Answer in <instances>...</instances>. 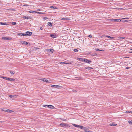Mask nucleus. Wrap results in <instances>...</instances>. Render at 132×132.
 I'll return each mask as SVG.
<instances>
[{
    "label": "nucleus",
    "mask_w": 132,
    "mask_h": 132,
    "mask_svg": "<svg viewBox=\"0 0 132 132\" xmlns=\"http://www.w3.org/2000/svg\"><path fill=\"white\" fill-rule=\"evenodd\" d=\"M60 126L62 127H67L68 126V125L67 123H62L60 124Z\"/></svg>",
    "instance_id": "nucleus-4"
},
{
    "label": "nucleus",
    "mask_w": 132,
    "mask_h": 132,
    "mask_svg": "<svg viewBox=\"0 0 132 132\" xmlns=\"http://www.w3.org/2000/svg\"><path fill=\"white\" fill-rule=\"evenodd\" d=\"M16 23L15 22H12V24L13 25H15L16 24Z\"/></svg>",
    "instance_id": "nucleus-35"
},
{
    "label": "nucleus",
    "mask_w": 132,
    "mask_h": 132,
    "mask_svg": "<svg viewBox=\"0 0 132 132\" xmlns=\"http://www.w3.org/2000/svg\"><path fill=\"white\" fill-rule=\"evenodd\" d=\"M6 112H9V113H11L14 112V111L13 110L7 109V111H6Z\"/></svg>",
    "instance_id": "nucleus-12"
},
{
    "label": "nucleus",
    "mask_w": 132,
    "mask_h": 132,
    "mask_svg": "<svg viewBox=\"0 0 132 132\" xmlns=\"http://www.w3.org/2000/svg\"><path fill=\"white\" fill-rule=\"evenodd\" d=\"M130 112H131L130 113H132V111H130Z\"/></svg>",
    "instance_id": "nucleus-54"
},
{
    "label": "nucleus",
    "mask_w": 132,
    "mask_h": 132,
    "mask_svg": "<svg viewBox=\"0 0 132 132\" xmlns=\"http://www.w3.org/2000/svg\"><path fill=\"white\" fill-rule=\"evenodd\" d=\"M114 9H118V10H119V9L125 10V9H122V8H118V7L114 8Z\"/></svg>",
    "instance_id": "nucleus-24"
},
{
    "label": "nucleus",
    "mask_w": 132,
    "mask_h": 132,
    "mask_svg": "<svg viewBox=\"0 0 132 132\" xmlns=\"http://www.w3.org/2000/svg\"><path fill=\"white\" fill-rule=\"evenodd\" d=\"M43 19L44 20H46L48 19V18L47 17H44L43 18Z\"/></svg>",
    "instance_id": "nucleus-42"
},
{
    "label": "nucleus",
    "mask_w": 132,
    "mask_h": 132,
    "mask_svg": "<svg viewBox=\"0 0 132 132\" xmlns=\"http://www.w3.org/2000/svg\"><path fill=\"white\" fill-rule=\"evenodd\" d=\"M42 80L43 81L45 82H48V80L46 79L45 78L43 79Z\"/></svg>",
    "instance_id": "nucleus-21"
},
{
    "label": "nucleus",
    "mask_w": 132,
    "mask_h": 132,
    "mask_svg": "<svg viewBox=\"0 0 132 132\" xmlns=\"http://www.w3.org/2000/svg\"><path fill=\"white\" fill-rule=\"evenodd\" d=\"M119 38L120 39H123L125 38V37H120Z\"/></svg>",
    "instance_id": "nucleus-32"
},
{
    "label": "nucleus",
    "mask_w": 132,
    "mask_h": 132,
    "mask_svg": "<svg viewBox=\"0 0 132 132\" xmlns=\"http://www.w3.org/2000/svg\"><path fill=\"white\" fill-rule=\"evenodd\" d=\"M40 30H43V28L42 27H41L40 28Z\"/></svg>",
    "instance_id": "nucleus-46"
},
{
    "label": "nucleus",
    "mask_w": 132,
    "mask_h": 132,
    "mask_svg": "<svg viewBox=\"0 0 132 132\" xmlns=\"http://www.w3.org/2000/svg\"><path fill=\"white\" fill-rule=\"evenodd\" d=\"M126 69H129V67H127L126 68Z\"/></svg>",
    "instance_id": "nucleus-45"
},
{
    "label": "nucleus",
    "mask_w": 132,
    "mask_h": 132,
    "mask_svg": "<svg viewBox=\"0 0 132 132\" xmlns=\"http://www.w3.org/2000/svg\"><path fill=\"white\" fill-rule=\"evenodd\" d=\"M88 37L90 38H92V36L91 35H89L88 36Z\"/></svg>",
    "instance_id": "nucleus-44"
},
{
    "label": "nucleus",
    "mask_w": 132,
    "mask_h": 132,
    "mask_svg": "<svg viewBox=\"0 0 132 132\" xmlns=\"http://www.w3.org/2000/svg\"><path fill=\"white\" fill-rule=\"evenodd\" d=\"M100 51H104V50H100Z\"/></svg>",
    "instance_id": "nucleus-51"
},
{
    "label": "nucleus",
    "mask_w": 132,
    "mask_h": 132,
    "mask_svg": "<svg viewBox=\"0 0 132 132\" xmlns=\"http://www.w3.org/2000/svg\"><path fill=\"white\" fill-rule=\"evenodd\" d=\"M131 50H132V49H131Z\"/></svg>",
    "instance_id": "nucleus-57"
},
{
    "label": "nucleus",
    "mask_w": 132,
    "mask_h": 132,
    "mask_svg": "<svg viewBox=\"0 0 132 132\" xmlns=\"http://www.w3.org/2000/svg\"><path fill=\"white\" fill-rule=\"evenodd\" d=\"M106 37L108 38H111V39H113L114 38V37H110V36H109L104 35V36H102V37H104V38H106Z\"/></svg>",
    "instance_id": "nucleus-7"
},
{
    "label": "nucleus",
    "mask_w": 132,
    "mask_h": 132,
    "mask_svg": "<svg viewBox=\"0 0 132 132\" xmlns=\"http://www.w3.org/2000/svg\"><path fill=\"white\" fill-rule=\"evenodd\" d=\"M34 11H30L28 12L29 13H34Z\"/></svg>",
    "instance_id": "nucleus-34"
},
{
    "label": "nucleus",
    "mask_w": 132,
    "mask_h": 132,
    "mask_svg": "<svg viewBox=\"0 0 132 132\" xmlns=\"http://www.w3.org/2000/svg\"><path fill=\"white\" fill-rule=\"evenodd\" d=\"M0 24L1 25H8V24L5 23L0 22Z\"/></svg>",
    "instance_id": "nucleus-17"
},
{
    "label": "nucleus",
    "mask_w": 132,
    "mask_h": 132,
    "mask_svg": "<svg viewBox=\"0 0 132 132\" xmlns=\"http://www.w3.org/2000/svg\"><path fill=\"white\" fill-rule=\"evenodd\" d=\"M70 20V19H69L68 18H62L61 19V20Z\"/></svg>",
    "instance_id": "nucleus-19"
},
{
    "label": "nucleus",
    "mask_w": 132,
    "mask_h": 132,
    "mask_svg": "<svg viewBox=\"0 0 132 132\" xmlns=\"http://www.w3.org/2000/svg\"><path fill=\"white\" fill-rule=\"evenodd\" d=\"M130 111H127L125 112V113H130Z\"/></svg>",
    "instance_id": "nucleus-38"
},
{
    "label": "nucleus",
    "mask_w": 132,
    "mask_h": 132,
    "mask_svg": "<svg viewBox=\"0 0 132 132\" xmlns=\"http://www.w3.org/2000/svg\"><path fill=\"white\" fill-rule=\"evenodd\" d=\"M2 39L4 40H11L12 39V38L11 37H3Z\"/></svg>",
    "instance_id": "nucleus-5"
},
{
    "label": "nucleus",
    "mask_w": 132,
    "mask_h": 132,
    "mask_svg": "<svg viewBox=\"0 0 132 132\" xmlns=\"http://www.w3.org/2000/svg\"><path fill=\"white\" fill-rule=\"evenodd\" d=\"M130 53H132V52H130Z\"/></svg>",
    "instance_id": "nucleus-55"
},
{
    "label": "nucleus",
    "mask_w": 132,
    "mask_h": 132,
    "mask_svg": "<svg viewBox=\"0 0 132 132\" xmlns=\"http://www.w3.org/2000/svg\"><path fill=\"white\" fill-rule=\"evenodd\" d=\"M96 51H100V50H99V49H98V48H97V49H96Z\"/></svg>",
    "instance_id": "nucleus-49"
},
{
    "label": "nucleus",
    "mask_w": 132,
    "mask_h": 132,
    "mask_svg": "<svg viewBox=\"0 0 132 132\" xmlns=\"http://www.w3.org/2000/svg\"><path fill=\"white\" fill-rule=\"evenodd\" d=\"M48 50H50V51L52 53H53L54 51V50L52 49H50Z\"/></svg>",
    "instance_id": "nucleus-31"
},
{
    "label": "nucleus",
    "mask_w": 132,
    "mask_h": 132,
    "mask_svg": "<svg viewBox=\"0 0 132 132\" xmlns=\"http://www.w3.org/2000/svg\"><path fill=\"white\" fill-rule=\"evenodd\" d=\"M79 128L80 129H85L87 128L86 127H83L82 126L79 125Z\"/></svg>",
    "instance_id": "nucleus-14"
},
{
    "label": "nucleus",
    "mask_w": 132,
    "mask_h": 132,
    "mask_svg": "<svg viewBox=\"0 0 132 132\" xmlns=\"http://www.w3.org/2000/svg\"><path fill=\"white\" fill-rule=\"evenodd\" d=\"M124 21V22H128L126 20H125V21Z\"/></svg>",
    "instance_id": "nucleus-52"
},
{
    "label": "nucleus",
    "mask_w": 132,
    "mask_h": 132,
    "mask_svg": "<svg viewBox=\"0 0 132 132\" xmlns=\"http://www.w3.org/2000/svg\"><path fill=\"white\" fill-rule=\"evenodd\" d=\"M128 57H125V58H128Z\"/></svg>",
    "instance_id": "nucleus-56"
},
{
    "label": "nucleus",
    "mask_w": 132,
    "mask_h": 132,
    "mask_svg": "<svg viewBox=\"0 0 132 132\" xmlns=\"http://www.w3.org/2000/svg\"><path fill=\"white\" fill-rule=\"evenodd\" d=\"M7 80L11 81H14L15 80V79L11 78H8Z\"/></svg>",
    "instance_id": "nucleus-13"
},
{
    "label": "nucleus",
    "mask_w": 132,
    "mask_h": 132,
    "mask_svg": "<svg viewBox=\"0 0 132 132\" xmlns=\"http://www.w3.org/2000/svg\"><path fill=\"white\" fill-rule=\"evenodd\" d=\"M50 36L51 37L54 38H55L56 37V36L55 35L52 34L50 35Z\"/></svg>",
    "instance_id": "nucleus-27"
},
{
    "label": "nucleus",
    "mask_w": 132,
    "mask_h": 132,
    "mask_svg": "<svg viewBox=\"0 0 132 132\" xmlns=\"http://www.w3.org/2000/svg\"><path fill=\"white\" fill-rule=\"evenodd\" d=\"M77 59L80 61L82 62H84V58H78Z\"/></svg>",
    "instance_id": "nucleus-10"
},
{
    "label": "nucleus",
    "mask_w": 132,
    "mask_h": 132,
    "mask_svg": "<svg viewBox=\"0 0 132 132\" xmlns=\"http://www.w3.org/2000/svg\"><path fill=\"white\" fill-rule=\"evenodd\" d=\"M37 11H40V10L39 9H37Z\"/></svg>",
    "instance_id": "nucleus-50"
},
{
    "label": "nucleus",
    "mask_w": 132,
    "mask_h": 132,
    "mask_svg": "<svg viewBox=\"0 0 132 132\" xmlns=\"http://www.w3.org/2000/svg\"><path fill=\"white\" fill-rule=\"evenodd\" d=\"M73 51L74 52H77L78 51V50L77 49H74L73 50Z\"/></svg>",
    "instance_id": "nucleus-40"
},
{
    "label": "nucleus",
    "mask_w": 132,
    "mask_h": 132,
    "mask_svg": "<svg viewBox=\"0 0 132 132\" xmlns=\"http://www.w3.org/2000/svg\"><path fill=\"white\" fill-rule=\"evenodd\" d=\"M72 125L75 127H79V125H77L75 124L72 123Z\"/></svg>",
    "instance_id": "nucleus-29"
},
{
    "label": "nucleus",
    "mask_w": 132,
    "mask_h": 132,
    "mask_svg": "<svg viewBox=\"0 0 132 132\" xmlns=\"http://www.w3.org/2000/svg\"><path fill=\"white\" fill-rule=\"evenodd\" d=\"M84 62L88 63H90L92 62L91 60H89L88 59L84 58Z\"/></svg>",
    "instance_id": "nucleus-6"
},
{
    "label": "nucleus",
    "mask_w": 132,
    "mask_h": 132,
    "mask_svg": "<svg viewBox=\"0 0 132 132\" xmlns=\"http://www.w3.org/2000/svg\"><path fill=\"white\" fill-rule=\"evenodd\" d=\"M48 25L50 27H51L52 26V24L50 22H48Z\"/></svg>",
    "instance_id": "nucleus-23"
},
{
    "label": "nucleus",
    "mask_w": 132,
    "mask_h": 132,
    "mask_svg": "<svg viewBox=\"0 0 132 132\" xmlns=\"http://www.w3.org/2000/svg\"><path fill=\"white\" fill-rule=\"evenodd\" d=\"M97 55V54L96 53L92 54H91V55L92 56H95V55Z\"/></svg>",
    "instance_id": "nucleus-33"
},
{
    "label": "nucleus",
    "mask_w": 132,
    "mask_h": 132,
    "mask_svg": "<svg viewBox=\"0 0 132 132\" xmlns=\"http://www.w3.org/2000/svg\"><path fill=\"white\" fill-rule=\"evenodd\" d=\"M113 22H123L124 21L121 19H110Z\"/></svg>",
    "instance_id": "nucleus-1"
},
{
    "label": "nucleus",
    "mask_w": 132,
    "mask_h": 132,
    "mask_svg": "<svg viewBox=\"0 0 132 132\" xmlns=\"http://www.w3.org/2000/svg\"><path fill=\"white\" fill-rule=\"evenodd\" d=\"M51 86L52 87H54L58 89H61L62 88V86L57 85H52Z\"/></svg>",
    "instance_id": "nucleus-2"
},
{
    "label": "nucleus",
    "mask_w": 132,
    "mask_h": 132,
    "mask_svg": "<svg viewBox=\"0 0 132 132\" xmlns=\"http://www.w3.org/2000/svg\"><path fill=\"white\" fill-rule=\"evenodd\" d=\"M72 125L75 127H79V125H77L75 124L72 123Z\"/></svg>",
    "instance_id": "nucleus-30"
},
{
    "label": "nucleus",
    "mask_w": 132,
    "mask_h": 132,
    "mask_svg": "<svg viewBox=\"0 0 132 132\" xmlns=\"http://www.w3.org/2000/svg\"><path fill=\"white\" fill-rule=\"evenodd\" d=\"M50 8H51V9H52V8H54V9H57V8L56 7H55V6H54V7L53 6H51L50 7Z\"/></svg>",
    "instance_id": "nucleus-26"
},
{
    "label": "nucleus",
    "mask_w": 132,
    "mask_h": 132,
    "mask_svg": "<svg viewBox=\"0 0 132 132\" xmlns=\"http://www.w3.org/2000/svg\"><path fill=\"white\" fill-rule=\"evenodd\" d=\"M25 34V36H30L32 34V32L29 31L27 32Z\"/></svg>",
    "instance_id": "nucleus-3"
},
{
    "label": "nucleus",
    "mask_w": 132,
    "mask_h": 132,
    "mask_svg": "<svg viewBox=\"0 0 132 132\" xmlns=\"http://www.w3.org/2000/svg\"><path fill=\"white\" fill-rule=\"evenodd\" d=\"M22 18L24 19H30V17L29 16H23L22 17Z\"/></svg>",
    "instance_id": "nucleus-15"
},
{
    "label": "nucleus",
    "mask_w": 132,
    "mask_h": 132,
    "mask_svg": "<svg viewBox=\"0 0 132 132\" xmlns=\"http://www.w3.org/2000/svg\"><path fill=\"white\" fill-rule=\"evenodd\" d=\"M0 77L3 79H5L6 80H8L7 79L8 78L6 77H4V76H0Z\"/></svg>",
    "instance_id": "nucleus-18"
},
{
    "label": "nucleus",
    "mask_w": 132,
    "mask_h": 132,
    "mask_svg": "<svg viewBox=\"0 0 132 132\" xmlns=\"http://www.w3.org/2000/svg\"><path fill=\"white\" fill-rule=\"evenodd\" d=\"M85 69H89V70H90L93 69V68L91 67H85Z\"/></svg>",
    "instance_id": "nucleus-22"
},
{
    "label": "nucleus",
    "mask_w": 132,
    "mask_h": 132,
    "mask_svg": "<svg viewBox=\"0 0 132 132\" xmlns=\"http://www.w3.org/2000/svg\"><path fill=\"white\" fill-rule=\"evenodd\" d=\"M63 121H66V119H64L63 120Z\"/></svg>",
    "instance_id": "nucleus-53"
},
{
    "label": "nucleus",
    "mask_w": 132,
    "mask_h": 132,
    "mask_svg": "<svg viewBox=\"0 0 132 132\" xmlns=\"http://www.w3.org/2000/svg\"><path fill=\"white\" fill-rule=\"evenodd\" d=\"M10 73L12 75H13L14 74L15 72L14 71H11Z\"/></svg>",
    "instance_id": "nucleus-36"
},
{
    "label": "nucleus",
    "mask_w": 132,
    "mask_h": 132,
    "mask_svg": "<svg viewBox=\"0 0 132 132\" xmlns=\"http://www.w3.org/2000/svg\"><path fill=\"white\" fill-rule=\"evenodd\" d=\"M18 35L19 36H25V34L23 33H18Z\"/></svg>",
    "instance_id": "nucleus-20"
},
{
    "label": "nucleus",
    "mask_w": 132,
    "mask_h": 132,
    "mask_svg": "<svg viewBox=\"0 0 132 132\" xmlns=\"http://www.w3.org/2000/svg\"><path fill=\"white\" fill-rule=\"evenodd\" d=\"M34 13H37L38 14H40L43 13H42V12H37L35 11H34Z\"/></svg>",
    "instance_id": "nucleus-25"
},
{
    "label": "nucleus",
    "mask_w": 132,
    "mask_h": 132,
    "mask_svg": "<svg viewBox=\"0 0 132 132\" xmlns=\"http://www.w3.org/2000/svg\"><path fill=\"white\" fill-rule=\"evenodd\" d=\"M23 5L24 6H28V5H27V4H25V5Z\"/></svg>",
    "instance_id": "nucleus-48"
},
{
    "label": "nucleus",
    "mask_w": 132,
    "mask_h": 132,
    "mask_svg": "<svg viewBox=\"0 0 132 132\" xmlns=\"http://www.w3.org/2000/svg\"><path fill=\"white\" fill-rule=\"evenodd\" d=\"M128 122L131 125H132V121H128Z\"/></svg>",
    "instance_id": "nucleus-39"
},
{
    "label": "nucleus",
    "mask_w": 132,
    "mask_h": 132,
    "mask_svg": "<svg viewBox=\"0 0 132 132\" xmlns=\"http://www.w3.org/2000/svg\"><path fill=\"white\" fill-rule=\"evenodd\" d=\"M59 63L61 64H71V63L70 62L68 63H67L63 62H60Z\"/></svg>",
    "instance_id": "nucleus-11"
},
{
    "label": "nucleus",
    "mask_w": 132,
    "mask_h": 132,
    "mask_svg": "<svg viewBox=\"0 0 132 132\" xmlns=\"http://www.w3.org/2000/svg\"><path fill=\"white\" fill-rule=\"evenodd\" d=\"M20 42L21 44L25 45H27L29 43L28 42L24 41H21Z\"/></svg>",
    "instance_id": "nucleus-8"
},
{
    "label": "nucleus",
    "mask_w": 132,
    "mask_h": 132,
    "mask_svg": "<svg viewBox=\"0 0 132 132\" xmlns=\"http://www.w3.org/2000/svg\"><path fill=\"white\" fill-rule=\"evenodd\" d=\"M117 125L115 123H111V126H116Z\"/></svg>",
    "instance_id": "nucleus-28"
},
{
    "label": "nucleus",
    "mask_w": 132,
    "mask_h": 132,
    "mask_svg": "<svg viewBox=\"0 0 132 132\" xmlns=\"http://www.w3.org/2000/svg\"><path fill=\"white\" fill-rule=\"evenodd\" d=\"M122 19H129V18H122Z\"/></svg>",
    "instance_id": "nucleus-43"
},
{
    "label": "nucleus",
    "mask_w": 132,
    "mask_h": 132,
    "mask_svg": "<svg viewBox=\"0 0 132 132\" xmlns=\"http://www.w3.org/2000/svg\"><path fill=\"white\" fill-rule=\"evenodd\" d=\"M7 10H14L13 9H9Z\"/></svg>",
    "instance_id": "nucleus-41"
},
{
    "label": "nucleus",
    "mask_w": 132,
    "mask_h": 132,
    "mask_svg": "<svg viewBox=\"0 0 132 132\" xmlns=\"http://www.w3.org/2000/svg\"><path fill=\"white\" fill-rule=\"evenodd\" d=\"M47 106L49 108L51 109H53L54 106L52 105H48Z\"/></svg>",
    "instance_id": "nucleus-16"
},
{
    "label": "nucleus",
    "mask_w": 132,
    "mask_h": 132,
    "mask_svg": "<svg viewBox=\"0 0 132 132\" xmlns=\"http://www.w3.org/2000/svg\"><path fill=\"white\" fill-rule=\"evenodd\" d=\"M9 97L12 98H15L17 97V96L16 95H9Z\"/></svg>",
    "instance_id": "nucleus-9"
},
{
    "label": "nucleus",
    "mask_w": 132,
    "mask_h": 132,
    "mask_svg": "<svg viewBox=\"0 0 132 132\" xmlns=\"http://www.w3.org/2000/svg\"><path fill=\"white\" fill-rule=\"evenodd\" d=\"M1 110L4 111H5L6 112V111H7V110H5V109H1Z\"/></svg>",
    "instance_id": "nucleus-37"
},
{
    "label": "nucleus",
    "mask_w": 132,
    "mask_h": 132,
    "mask_svg": "<svg viewBox=\"0 0 132 132\" xmlns=\"http://www.w3.org/2000/svg\"><path fill=\"white\" fill-rule=\"evenodd\" d=\"M48 105H43V107H45L46 106H47Z\"/></svg>",
    "instance_id": "nucleus-47"
}]
</instances>
